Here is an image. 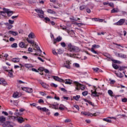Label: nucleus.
<instances>
[{
	"label": "nucleus",
	"instance_id": "nucleus-1",
	"mask_svg": "<svg viewBox=\"0 0 127 127\" xmlns=\"http://www.w3.org/2000/svg\"><path fill=\"white\" fill-rule=\"evenodd\" d=\"M67 49L70 52H80V48L72 45L71 43L67 44Z\"/></svg>",
	"mask_w": 127,
	"mask_h": 127
},
{
	"label": "nucleus",
	"instance_id": "nucleus-2",
	"mask_svg": "<svg viewBox=\"0 0 127 127\" xmlns=\"http://www.w3.org/2000/svg\"><path fill=\"white\" fill-rule=\"evenodd\" d=\"M74 84L76 85L75 89L76 90H77V91H79L80 89L81 90H85V85H81L80 84V83L77 81H74ZM79 87H80V88H79Z\"/></svg>",
	"mask_w": 127,
	"mask_h": 127
},
{
	"label": "nucleus",
	"instance_id": "nucleus-3",
	"mask_svg": "<svg viewBox=\"0 0 127 127\" xmlns=\"http://www.w3.org/2000/svg\"><path fill=\"white\" fill-rule=\"evenodd\" d=\"M35 10L38 13V15L40 18H44V12L43 10L40 9H35Z\"/></svg>",
	"mask_w": 127,
	"mask_h": 127
},
{
	"label": "nucleus",
	"instance_id": "nucleus-4",
	"mask_svg": "<svg viewBox=\"0 0 127 127\" xmlns=\"http://www.w3.org/2000/svg\"><path fill=\"white\" fill-rule=\"evenodd\" d=\"M116 56L117 57H119L120 58H122V59H126L127 58V55H125L122 53H116Z\"/></svg>",
	"mask_w": 127,
	"mask_h": 127
},
{
	"label": "nucleus",
	"instance_id": "nucleus-5",
	"mask_svg": "<svg viewBox=\"0 0 127 127\" xmlns=\"http://www.w3.org/2000/svg\"><path fill=\"white\" fill-rule=\"evenodd\" d=\"M70 64H71V63H70V61H66L64 64V67H65V68H67V69H70V68H71V66H70Z\"/></svg>",
	"mask_w": 127,
	"mask_h": 127
},
{
	"label": "nucleus",
	"instance_id": "nucleus-6",
	"mask_svg": "<svg viewBox=\"0 0 127 127\" xmlns=\"http://www.w3.org/2000/svg\"><path fill=\"white\" fill-rule=\"evenodd\" d=\"M53 78L55 81H57L58 82H64L65 80L62 79V78H59L58 76H53Z\"/></svg>",
	"mask_w": 127,
	"mask_h": 127
},
{
	"label": "nucleus",
	"instance_id": "nucleus-7",
	"mask_svg": "<svg viewBox=\"0 0 127 127\" xmlns=\"http://www.w3.org/2000/svg\"><path fill=\"white\" fill-rule=\"evenodd\" d=\"M81 114L83 115L84 116H88V117H93V116H96V114H92L87 113L86 112H81Z\"/></svg>",
	"mask_w": 127,
	"mask_h": 127
},
{
	"label": "nucleus",
	"instance_id": "nucleus-8",
	"mask_svg": "<svg viewBox=\"0 0 127 127\" xmlns=\"http://www.w3.org/2000/svg\"><path fill=\"white\" fill-rule=\"evenodd\" d=\"M19 47L20 48H27V45L25 44L24 42H21L19 43Z\"/></svg>",
	"mask_w": 127,
	"mask_h": 127
},
{
	"label": "nucleus",
	"instance_id": "nucleus-9",
	"mask_svg": "<svg viewBox=\"0 0 127 127\" xmlns=\"http://www.w3.org/2000/svg\"><path fill=\"white\" fill-rule=\"evenodd\" d=\"M125 19H121L118 22L115 23L116 25H123L125 23Z\"/></svg>",
	"mask_w": 127,
	"mask_h": 127
},
{
	"label": "nucleus",
	"instance_id": "nucleus-10",
	"mask_svg": "<svg viewBox=\"0 0 127 127\" xmlns=\"http://www.w3.org/2000/svg\"><path fill=\"white\" fill-rule=\"evenodd\" d=\"M0 85H2L3 86H6L7 83L5 81V80L3 78H0Z\"/></svg>",
	"mask_w": 127,
	"mask_h": 127
},
{
	"label": "nucleus",
	"instance_id": "nucleus-11",
	"mask_svg": "<svg viewBox=\"0 0 127 127\" xmlns=\"http://www.w3.org/2000/svg\"><path fill=\"white\" fill-rule=\"evenodd\" d=\"M22 90L23 91H26L27 93H32L33 92L32 88H27L26 87H24L22 88Z\"/></svg>",
	"mask_w": 127,
	"mask_h": 127
},
{
	"label": "nucleus",
	"instance_id": "nucleus-12",
	"mask_svg": "<svg viewBox=\"0 0 127 127\" xmlns=\"http://www.w3.org/2000/svg\"><path fill=\"white\" fill-rule=\"evenodd\" d=\"M17 121L18 123H19V124H22V123L24 122V119H23V118L21 117H17Z\"/></svg>",
	"mask_w": 127,
	"mask_h": 127
},
{
	"label": "nucleus",
	"instance_id": "nucleus-13",
	"mask_svg": "<svg viewBox=\"0 0 127 127\" xmlns=\"http://www.w3.org/2000/svg\"><path fill=\"white\" fill-rule=\"evenodd\" d=\"M108 93L110 96L112 97V98H116L115 95H113V94H114V92H113V91H112L111 90H109L108 91Z\"/></svg>",
	"mask_w": 127,
	"mask_h": 127
},
{
	"label": "nucleus",
	"instance_id": "nucleus-14",
	"mask_svg": "<svg viewBox=\"0 0 127 127\" xmlns=\"http://www.w3.org/2000/svg\"><path fill=\"white\" fill-rule=\"evenodd\" d=\"M28 38L33 39L34 38H35V35H34V33L31 32L28 35Z\"/></svg>",
	"mask_w": 127,
	"mask_h": 127
},
{
	"label": "nucleus",
	"instance_id": "nucleus-15",
	"mask_svg": "<svg viewBox=\"0 0 127 127\" xmlns=\"http://www.w3.org/2000/svg\"><path fill=\"white\" fill-rule=\"evenodd\" d=\"M64 83H65L66 85H71L72 84V80L71 79H66L65 81L64 80Z\"/></svg>",
	"mask_w": 127,
	"mask_h": 127
},
{
	"label": "nucleus",
	"instance_id": "nucleus-16",
	"mask_svg": "<svg viewBox=\"0 0 127 127\" xmlns=\"http://www.w3.org/2000/svg\"><path fill=\"white\" fill-rule=\"evenodd\" d=\"M8 75L9 76V77H12V76H13V71L12 70V69H10V70H8Z\"/></svg>",
	"mask_w": 127,
	"mask_h": 127
},
{
	"label": "nucleus",
	"instance_id": "nucleus-17",
	"mask_svg": "<svg viewBox=\"0 0 127 127\" xmlns=\"http://www.w3.org/2000/svg\"><path fill=\"white\" fill-rule=\"evenodd\" d=\"M47 12H48V13H51V14H55V13H56V12L55 11L51 9H48Z\"/></svg>",
	"mask_w": 127,
	"mask_h": 127
},
{
	"label": "nucleus",
	"instance_id": "nucleus-18",
	"mask_svg": "<svg viewBox=\"0 0 127 127\" xmlns=\"http://www.w3.org/2000/svg\"><path fill=\"white\" fill-rule=\"evenodd\" d=\"M8 33H9L10 34H12V35H14V36H16V35L18 34L17 32L13 31H9Z\"/></svg>",
	"mask_w": 127,
	"mask_h": 127
},
{
	"label": "nucleus",
	"instance_id": "nucleus-19",
	"mask_svg": "<svg viewBox=\"0 0 127 127\" xmlns=\"http://www.w3.org/2000/svg\"><path fill=\"white\" fill-rule=\"evenodd\" d=\"M70 20H71V21L74 22V21H77L78 20H80V18H75V17H71L69 18Z\"/></svg>",
	"mask_w": 127,
	"mask_h": 127
},
{
	"label": "nucleus",
	"instance_id": "nucleus-20",
	"mask_svg": "<svg viewBox=\"0 0 127 127\" xmlns=\"http://www.w3.org/2000/svg\"><path fill=\"white\" fill-rule=\"evenodd\" d=\"M40 111H42V112H45V113H48V112H49V110L46 108V107L40 108Z\"/></svg>",
	"mask_w": 127,
	"mask_h": 127
},
{
	"label": "nucleus",
	"instance_id": "nucleus-21",
	"mask_svg": "<svg viewBox=\"0 0 127 127\" xmlns=\"http://www.w3.org/2000/svg\"><path fill=\"white\" fill-rule=\"evenodd\" d=\"M6 118L4 116H1L0 117V123H3L5 122Z\"/></svg>",
	"mask_w": 127,
	"mask_h": 127
},
{
	"label": "nucleus",
	"instance_id": "nucleus-22",
	"mask_svg": "<svg viewBox=\"0 0 127 127\" xmlns=\"http://www.w3.org/2000/svg\"><path fill=\"white\" fill-rule=\"evenodd\" d=\"M35 48H36L37 50L39 52L40 54H41V53H42V51H41V50L40 49V47H39L38 45H36V44H35Z\"/></svg>",
	"mask_w": 127,
	"mask_h": 127
},
{
	"label": "nucleus",
	"instance_id": "nucleus-23",
	"mask_svg": "<svg viewBox=\"0 0 127 127\" xmlns=\"http://www.w3.org/2000/svg\"><path fill=\"white\" fill-rule=\"evenodd\" d=\"M26 68H32V64H26L24 65Z\"/></svg>",
	"mask_w": 127,
	"mask_h": 127
},
{
	"label": "nucleus",
	"instance_id": "nucleus-24",
	"mask_svg": "<svg viewBox=\"0 0 127 127\" xmlns=\"http://www.w3.org/2000/svg\"><path fill=\"white\" fill-rule=\"evenodd\" d=\"M12 62L14 63H17V62H19V58H13L12 59Z\"/></svg>",
	"mask_w": 127,
	"mask_h": 127
},
{
	"label": "nucleus",
	"instance_id": "nucleus-25",
	"mask_svg": "<svg viewBox=\"0 0 127 127\" xmlns=\"http://www.w3.org/2000/svg\"><path fill=\"white\" fill-rule=\"evenodd\" d=\"M26 40L27 42H28V43H30V44H34V41L32 40H30L29 39H28V38H27Z\"/></svg>",
	"mask_w": 127,
	"mask_h": 127
},
{
	"label": "nucleus",
	"instance_id": "nucleus-26",
	"mask_svg": "<svg viewBox=\"0 0 127 127\" xmlns=\"http://www.w3.org/2000/svg\"><path fill=\"white\" fill-rule=\"evenodd\" d=\"M116 75L119 78H123L124 77V74L121 72L120 73H116Z\"/></svg>",
	"mask_w": 127,
	"mask_h": 127
},
{
	"label": "nucleus",
	"instance_id": "nucleus-27",
	"mask_svg": "<svg viewBox=\"0 0 127 127\" xmlns=\"http://www.w3.org/2000/svg\"><path fill=\"white\" fill-rule=\"evenodd\" d=\"M119 10L118 8H114L111 10V12L112 13H116L117 12H119Z\"/></svg>",
	"mask_w": 127,
	"mask_h": 127
},
{
	"label": "nucleus",
	"instance_id": "nucleus-28",
	"mask_svg": "<svg viewBox=\"0 0 127 127\" xmlns=\"http://www.w3.org/2000/svg\"><path fill=\"white\" fill-rule=\"evenodd\" d=\"M93 71H94V72H102V70L100 69L98 67H96V68H92Z\"/></svg>",
	"mask_w": 127,
	"mask_h": 127
},
{
	"label": "nucleus",
	"instance_id": "nucleus-29",
	"mask_svg": "<svg viewBox=\"0 0 127 127\" xmlns=\"http://www.w3.org/2000/svg\"><path fill=\"white\" fill-rule=\"evenodd\" d=\"M92 94L94 97H99V96H100V93H97V91L92 92Z\"/></svg>",
	"mask_w": 127,
	"mask_h": 127
},
{
	"label": "nucleus",
	"instance_id": "nucleus-30",
	"mask_svg": "<svg viewBox=\"0 0 127 127\" xmlns=\"http://www.w3.org/2000/svg\"><path fill=\"white\" fill-rule=\"evenodd\" d=\"M14 115L16 116L17 117H18V116H21L22 114L18 112V110H16V112L14 113Z\"/></svg>",
	"mask_w": 127,
	"mask_h": 127
},
{
	"label": "nucleus",
	"instance_id": "nucleus-31",
	"mask_svg": "<svg viewBox=\"0 0 127 127\" xmlns=\"http://www.w3.org/2000/svg\"><path fill=\"white\" fill-rule=\"evenodd\" d=\"M56 40L57 42H60L62 40V37L59 36L56 39Z\"/></svg>",
	"mask_w": 127,
	"mask_h": 127
},
{
	"label": "nucleus",
	"instance_id": "nucleus-32",
	"mask_svg": "<svg viewBox=\"0 0 127 127\" xmlns=\"http://www.w3.org/2000/svg\"><path fill=\"white\" fill-rule=\"evenodd\" d=\"M73 99L75 100V101H79V99H80V95H76V96H73Z\"/></svg>",
	"mask_w": 127,
	"mask_h": 127
},
{
	"label": "nucleus",
	"instance_id": "nucleus-33",
	"mask_svg": "<svg viewBox=\"0 0 127 127\" xmlns=\"http://www.w3.org/2000/svg\"><path fill=\"white\" fill-rule=\"evenodd\" d=\"M103 121H104V122H107V123H112V120H109L108 119V118H104L103 119Z\"/></svg>",
	"mask_w": 127,
	"mask_h": 127
},
{
	"label": "nucleus",
	"instance_id": "nucleus-34",
	"mask_svg": "<svg viewBox=\"0 0 127 127\" xmlns=\"http://www.w3.org/2000/svg\"><path fill=\"white\" fill-rule=\"evenodd\" d=\"M57 51L58 54H62L64 52L63 50H61V49H58Z\"/></svg>",
	"mask_w": 127,
	"mask_h": 127
},
{
	"label": "nucleus",
	"instance_id": "nucleus-35",
	"mask_svg": "<svg viewBox=\"0 0 127 127\" xmlns=\"http://www.w3.org/2000/svg\"><path fill=\"white\" fill-rule=\"evenodd\" d=\"M7 14L8 16H11V15H12V14H13V12L12 11L9 10L7 13Z\"/></svg>",
	"mask_w": 127,
	"mask_h": 127
},
{
	"label": "nucleus",
	"instance_id": "nucleus-36",
	"mask_svg": "<svg viewBox=\"0 0 127 127\" xmlns=\"http://www.w3.org/2000/svg\"><path fill=\"white\" fill-rule=\"evenodd\" d=\"M0 14L2 15V16H4V17H5L6 14L4 11H0Z\"/></svg>",
	"mask_w": 127,
	"mask_h": 127
},
{
	"label": "nucleus",
	"instance_id": "nucleus-37",
	"mask_svg": "<svg viewBox=\"0 0 127 127\" xmlns=\"http://www.w3.org/2000/svg\"><path fill=\"white\" fill-rule=\"evenodd\" d=\"M113 62L116 64H121V62L120 61L116 60H112Z\"/></svg>",
	"mask_w": 127,
	"mask_h": 127
},
{
	"label": "nucleus",
	"instance_id": "nucleus-38",
	"mask_svg": "<svg viewBox=\"0 0 127 127\" xmlns=\"http://www.w3.org/2000/svg\"><path fill=\"white\" fill-rule=\"evenodd\" d=\"M11 47L12 48H17V43H14L11 45Z\"/></svg>",
	"mask_w": 127,
	"mask_h": 127
},
{
	"label": "nucleus",
	"instance_id": "nucleus-39",
	"mask_svg": "<svg viewBox=\"0 0 127 127\" xmlns=\"http://www.w3.org/2000/svg\"><path fill=\"white\" fill-rule=\"evenodd\" d=\"M125 68L126 67L125 66H119L118 69L119 71H124Z\"/></svg>",
	"mask_w": 127,
	"mask_h": 127
},
{
	"label": "nucleus",
	"instance_id": "nucleus-40",
	"mask_svg": "<svg viewBox=\"0 0 127 127\" xmlns=\"http://www.w3.org/2000/svg\"><path fill=\"white\" fill-rule=\"evenodd\" d=\"M113 68H114V69H115V70H117V69H119V66L116 64H113L112 65Z\"/></svg>",
	"mask_w": 127,
	"mask_h": 127
},
{
	"label": "nucleus",
	"instance_id": "nucleus-41",
	"mask_svg": "<svg viewBox=\"0 0 127 127\" xmlns=\"http://www.w3.org/2000/svg\"><path fill=\"white\" fill-rule=\"evenodd\" d=\"M92 48H100V45L94 44L92 45Z\"/></svg>",
	"mask_w": 127,
	"mask_h": 127
},
{
	"label": "nucleus",
	"instance_id": "nucleus-42",
	"mask_svg": "<svg viewBox=\"0 0 127 127\" xmlns=\"http://www.w3.org/2000/svg\"><path fill=\"white\" fill-rule=\"evenodd\" d=\"M42 87H43V88H46L47 87V84H46V83L43 82H41V84Z\"/></svg>",
	"mask_w": 127,
	"mask_h": 127
},
{
	"label": "nucleus",
	"instance_id": "nucleus-43",
	"mask_svg": "<svg viewBox=\"0 0 127 127\" xmlns=\"http://www.w3.org/2000/svg\"><path fill=\"white\" fill-rule=\"evenodd\" d=\"M91 51L93 53H94V54H99L97 53V51H95V50L93 48H91Z\"/></svg>",
	"mask_w": 127,
	"mask_h": 127
},
{
	"label": "nucleus",
	"instance_id": "nucleus-44",
	"mask_svg": "<svg viewBox=\"0 0 127 127\" xmlns=\"http://www.w3.org/2000/svg\"><path fill=\"white\" fill-rule=\"evenodd\" d=\"M91 51L93 53H94V54H99L97 53V51H95V50L93 48H91Z\"/></svg>",
	"mask_w": 127,
	"mask_h": 127
},
{
	"label": "nucleus",
	"instance_id": "nucleus-45",
	"mask_svg": "<svg viewBox=\"0 0 127 127\" xmlns=\"http://www.w3.org/2000/svg\"><path fill=\"white\" fill-rule=\"evenodd\" d=\"M52 107H53V109H55L56 110H57V109H58V105H57L53 104L52 105Z\"/></svg>",
	"mask_w": 127,
	"mask_h": 127
},
{
	"label": "nucleus",
	"instance_id": "nucleus-46",
	"mask_svg": "<svg viewBox=\"0 0 127 127\" xmlns=\"http://www.w3.org/2000/svg\"><path fill=\"white\" fill-rule=\"evenodd\" d=\"M3 10H4L5 13H7L10 10L5 8H3Z\"/></svg>",
	"mask_w": 127,
	"mask_h": 127
},
{
	"label": "nucleus",
	"instance_id": "nucleus-47",
	"mask_svg": "<svg viewBox=\"0 0 127 127\" xmlns=\"http://www.w3.org/2000/svg\"><path fill=\"white\" fill-rule=\"evenodd\" d=\"M18 97V93H15L13 94V98H17Z\"/></svg>",
	"mask_w": 127,
	"mask_h": 127
},
{
	"label": "nucleus",
	"instance_id": "nucleus-48",
	"mask_svg": "<svg viewBox=\"0 0 127 127\" xmlns=\"http://www.w3.org/2000/svg\"><path fill=\"white\" fill-rule=\"evenodd\" d=\"M84 8H86V6L85 5L80 6L79 7V9L80 10H83V9H84Z\"/></svg>",
	"mask_w": 127,
	"mask_h": 127
},
{
	"label": "nucleus",
	"instance_id": "nucleus-49",
	"mask_svg": "<svg viewBox=\"0 0 127 127\" xmlns=\"http://www.w3.org/2000/svg\"><path fill=\"white\" fill-rule=\"evenodd\" d=\"M39 71H40L41 72H43L44 71V67H40L38 68Z\"/></svg>",
	"mask_w": 127,
	"mask_h": 127
},
{
	"label": "nucleus",
	"instance_id": "nucleus-50",
	"mask_svg": "<svg viewBox=\"0 0 127 127\" xmlns=\"http://www.w3.org/2000/svg\"><path fill=\"white\" fill-rule=\"evenodd\" d=\"M61 46H62V47H66V44H65V43L64 42H62L61 43Z\"/></svg>",
	"mask_w": 127,
	"mask_h": 127
},
{
	"label": "nucleus",
	"instance_id": "nucleus-51",
	"mask_svg": "<svg viewBox=\"0 0 127 127\" xmlns=\"http://www.w3.org/2000/svg\"><path fill=\"white\" fill-rule=\"evenodd\" d=\"M108 5H109V6H111V7H114V5L113 2H110V3L109 2Z\"/></svg>",
	"mask_w": 127,
	"mask_h": 127
},
{
	"label": "nucleus",
	"instance_id": "nucleus-52",
	"mask_svg": "<svg viewBox=\"0 0 127 127\" xmlns=\"http://www.w3.org/2000/svg\"><path fill=\"white\" fill-rule=\"evenodd\" d=\"M82 94L83 95V96H87V95H88V91L83 92Z\"/></svg>",
	"mask_w": 127,
	"mask_h": 127
},
{
	"label": "nucleus",
	"instance_id": "nucleus-53",
	"mask_svg": "<svg viewBox=\"0 0 127 127\" xmlns=\"http://www.w3.org/2000/svg\"><path fill=\"white\" fill-rule=\"evenodd\" d=\"M61 91H62V92H64V93H66V92H67V90H66V89H65V88H61Z\"/></svg>",
	"mask_w": 127,
	"mask_h": 127
},
{
	"label": "nucleus",
	"instance_id": "nucleus-54",
	"mask_svg": "<svg viewBox=\"0 0 127 127\" xmlns=\"http://www.w3.org/2000/svg\"><path fill=\"white\" fill-rule=\"evenodd\" d=\"M2 114L4 115L5 116H8V113H7V112H6L5 111H2Z\"/></svg>",
	"mask_w": 127,
	"mask_h": 127
},
{
	"label": "nucleus",
	"instance_id": "nucleus-55",
	"mask_svg": "<svg viewBox=\"0 0 127 127\" xmlns=\"http://www.w3.org/2000/svg\"><path fill=\"white\" fill-rule=\"evenodd\" d=\"M8 22H9V23H10V24H13V23H14V21L11 20H9Z\"/></svg>",
	"mask_w": 127,
	"mask_h": 127
},
{
	"label": "nucleus",
	"instance_id": "nucleus-56",
	"mask_svg": "<svg viewBox=\"0 0 127 127\" xmlns=\"http://www.w3.org/2000/svg\"><path fill=\"white\" fill-rule=\"evenodd\" d=\"M32 71H33V72H36V73H38V70L34 68H32Z\"/></svg>",
	"mask_w": 127,
	"mask_h": 127
},
{
	"label": "nucleus",
	"instance_id": "nucleus-57",
	"mask_svg": "<svg viewBox=\"0 0 127 127\" xmlns=\"http://www.w3.org/2000/svg\"><path fill=\"white\" fill-rule=\"evenodd\" d=\"M71 122V120L70 119H66L64 120V123H70Z\"/></svg>",
	"mask_w": 127,
	"mask_h": 127
},
{
	"label": "nucleus",
	"instance_id": "nucleus-58",
	"mask_svg": "<svg viewBox=\"0 0 127 127\" xmlns=\"http://www.w3.org/2000/svg\"><path fill=\"white\" fill-rule=\"evenodd\" d=\"M8 27L7 29H11V28H12V25H10V24H9V25H8Z\"/></svg>",
	"mask_w": 127,
	"mask_h": 127
},
{
	"label": "nucleus",
	"instance_id": "nucleus-59",
	"mask_svg": "<svg viewBox=\"0 0 127 127\" xmlns=\"http://www.w3.org/2000/svg\"><path fill=\"white\" fill-rule=\"evenodd\" d=\"M61 29H63V30H66V29H67V28H66V26H61Z\"/></svg>",
	"mask_w": 127,
	"mask_h": 127
},
{
	"label": "nucleus",
	"instance_id": "nucleus-60",
	"mask_svg": "<svg viewBox=\"0 0 127 127\" xmlns=\"http://www.w3.org/2000/svg\"><path fill=\"white\" fill-rule=\"evenodd\" d=\"M38 103H39V104H41V103H44V101L42 99H39L38 100Z\"/></svg>",
	"mask_w": 127,
	"mask_h": 127
},
{
	"label": "nucleus",
	"instance_id": "nucleus-61",
	"mask_svg": "<svg viewBox=\"0 0 127 127\" xmlns=\"http://www.w3.org/2000/svg\"><path fill=\"white\" fill-rule=\"evenodd\" d=\"M44 19L46 21H50V19L49 17H45Z\"/></svg>",
	"mask_w": 127,
	"mask_h": 127
},
{
	"label": "nucleus",
	"instance_id": "nucleus-62",
	"mask_svg": "<svg viewBox=\"0 0 127 127\" xmlns=\"http://www.w3.org/2000/svg\"><path fill=\"white\" fill-rule=\"evenodd\" d=\"M122 102H123V103H127V98L122 99Z\"/></svg>",
	"mask_w": 127,
	"mask_h": 127
},
{
	"label": "nucleus",
	"instance_id": "nucleus-63",
	"mask_svg": "<svg viewBox=\"0 0 127 127\" xmlns=\"http://www.w3.org/2000/svg\"><path fill=\"white\" fill-rule=\"evenodd\" d=\"M28 51L29 52H33V51L32 50V48H29L28 49Z\"/></svg>",
	"mask_w": 127,
	"mask_h": 127
},
{
	"label": "nucleus",
	"instance_id": "nucleus-64",
	"mask_svg": "<svg viewBox=\"0 0 127 127\" xmlns=\"http://www.w3.org/2000/svg\"><path fill=\"white\" fill-rule=\"evenodd\" d=\"M40 95H41V96H45V95H46V94H45L43 92H40Z\"/></svg>",
	"mask_w": 127,
	"mask_h": 127
}]
</instances>
